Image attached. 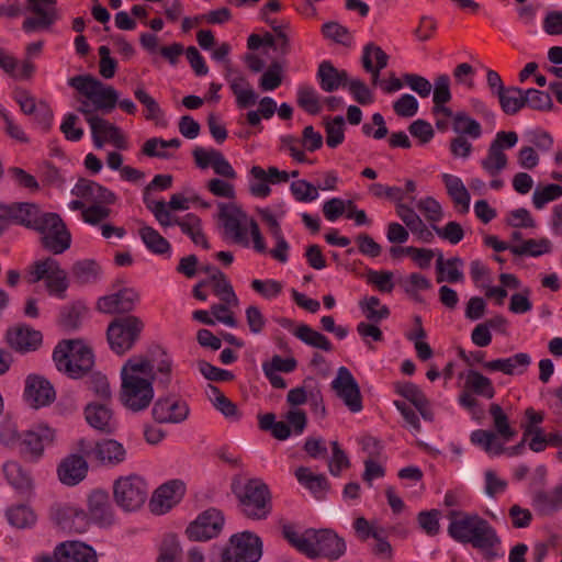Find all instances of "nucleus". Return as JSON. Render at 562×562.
Instances as JSON below:
<instances>
[{
	"label": "nucleus",
	"instance_id": "obj_11",
	"mask_svg": "<svg viewBox=\"0 0 562 562\" xmlns=\"http://www.w3.org/2000/svg\"><path fill=\"white\" fill-rule=\"evenodd\" d=\"M518 143V134L514 131H499L491 142L486 156L481 160L482 169L491 177H497L508 165L506 149L514 148Z\"/></svg>",
	"mask_w": 562,
	"mask_h": 562
},
{
	"label": "nucleus",
	"instance_id": "obj_22",
	"mask_svg": "<svg viewBox=\"0 0 562 562\" xmlns=\"http://www.w3.org/2000/svg\"><path fill=\"white\" fill-rule=\"evenodd\" d=\"M88 124L90 125L92 140L97 148H102L104 142L108 140L119 149H127L126 138L116 125L100 116L89 117Z\"/></svg>",
	"mask_w": 562,
	"mask_h": 562
},
{
	"label": "nucleus",
	"instance_id": "obj_8",
	"mask_svg": "<svg viewBox=\"0 0 562 562\" xmlns=\"http://www.w3.org/2000/svg\"><path fill=\"white\" fill-rule=\"evenodd\" d=\"M77 449L88 459L105 468H114L123 463L127 453L124 446L114 439H102L95 442L80 439Z\"/></svg>",
	"mask_w": 562,
	"mask_h": 562
},
{
	"label": "nucleus",
	"instance_id": "obj_15",
	"mask_svg": "<svg viewBox=\"0 0 562 562\" xmlns=\"http://www.w3.org/2000/svg\"><path fill=\"white\" fill-rule=\"evenodd\" d=\"M31 276V282L33 283L45 280L50 293L60 295L68 288L67 273L53 257L35 261Z\"/></svg>",
	"mask_w": 562,
	"mask_h": 562
},
{
	"label": "nucleus",
	"instance_id": "obj_4",
	"mask_svg": "<svg viewBox=\"0 0 562 562\" xmlns=\"http://www.w3.org/2000/svg\"><path fill=\"white\" fill-rule=\"evenodd\" d=\"M53 360L60 372L72 379L88 373L94 364L92 350L81 340H63L54 349Z\"/></svg>",
	"mask_w": 562,
	"mask_h": 562
},
{
	"label": "nucleus",
	"instance_id": "obj_51",
	"mask_svg": "<svg viewBox=\"0 0 562 562\" xmlns=\"http://www.w3.org/2000/svg\"><path fill=\"white\" fill-rule=\"evenodd\" d=\"M552 250V244L548 238L527 239L520 245L510 247L512 254L516 256H530L539 257L543 254H549Z\"/></svg>",
	"mask_w": 562,
	"mask_h": 562
},
{
	"label": "nucleus",
	"instance_id": "obj_37",
	"mask_svg": "<svg viewBox=\"0 0 562 562\" xmlns=\"http://www.w3.org/2000/svg\"><path fill=\"white\" fill-rule=\"evenodd\" d=\"M531 505L539 516L548 517L562 509V499L555 487L551 491L537 490L531 494Z\"/></svg>",
	"mask_w": 562,
	"mask_h": 562
},
{
	"label": "nucleus",
	"instance_id": "obj_34",
	"mask_svg": "<svg viewBox=\"0 0 562 562\" xmlns=\"http://www.w3.org/2000/svg\"><path fill=\"white\" fill-rule=\"evenodd\" d=\"M12 224L25 226L35 229L46 212H43L35 203L20 202L9 205Z\"/></svg>",
	"mask_w": 562,
	"mask_h": 562
},
{
	"label": "nucleus",
	"instance_id": "obj_35",
	"mask_svg": "<svg viewBox=\"0 0 562 562\" xmlns=\"http://www.w3.org/2000/svg\"><path fill=\"white\" fill-rule=\"evenodd\" d=\"M396 214L406 225L408 232L411 231L417 238L430 244L434 240L432 232L426 226L419 215L408 205L404 203L396 204Z\"/></svg>",
	"mask_w": 562,
	"mask_h": 562
},
{
	"label": "nucleus",
	"instance_id": "obj_32",
	"mask_svg": "<svg viewBox=\"0 0 562 562\" xmlns=\"http://www.w3.org/2000/svg\"><path fill=\"white\" fill-rule=\"evenodd\" d=\"M72 193L94 204H112L115 201V194L112 191L88 179H80L74 187Z\"/></svg>",
	"mask_w": 562,
	"mask_h": 562
},
{
	"label": "nucleus",
	"instance_id": "obj_45",
	"mask_svg": "<svg viewBox=\"0 0 562 562\" xmlns=\"http://www.w3.org/2000/svg\"><path fill=\"white\" fill-rule=\"evenodd\" d=\"M101 273L100 265L93 259L78 260L71 267L72 278L79 284L94 283L100 279Z\"/></svg>",
	"mask_w": 562,
	"mask_h": 562
},
{
	"label": "nucleus",
	"instance_id": "obj_58",
	"mask_svg": "<svg viewBox=\"0 0 562 562\" xmlns=\"http://www.w3.org/2000/svg\"><path fill=\"white\" fill-rule=\"evenodd\" d=\"M251 180L249 183V192L256 198L265 199L270 195V181L267 172L260 166H252L250 169Z\"/></svg>",
	"mask_w": 562,
	"mask_h": 562
},
{
	"label": "nucleus",
	"instance_id": "obj_47",
	"mask_svg": "<svg viewBox=\"0 0 562 562\" xmlns=\"http://www.w3.org/2000/svg\"><path fill=\"white\" fill-rule=\"evenodd\" d=\"M497 98L501 109L507 115H515L526 106L525 89L518 87H506Z\"/></svg>",
	"mask_w": 562,
	"mask_h": 562
},
{
	"label": "nucleus",
	"instance_id": "obj_46",
	"mask_svg": "<svg viewBox=\"0 0 562 562\" xmlns=\"http://www.w3.org/2000/svg\"><path fill=\"white\" fill-rule=\"evenodd\" d=\"M175 223L195 245H201L204 249L210 248V244L202 232L201 220L199 216L193 213H189L181 220L176 218Z\"/></svg>",
	"mask_w": 562,
	"mask_h": 562
},
{
	"label": "nucleus",
	"instance_id": "obj_17",
	"mask_svg": "<svg viewBox=\"0 0 562 562\" xmlns=\"http://www.w3.org/2000/svg\"><path fill=\"white\" fill-rule=\"evenodd\" d=\"M223 526V514L216 508H209L188 526L186 533L190 540L206 541L217 537Z\"/></svg>",
	"mask_w": 562,
	"mask_h": 562
},
{
	"label": "nucleus",
	"instance_id": "obj_36",
	"mask_svg": "<svg viewBox=\"0 0 562 562\" xmlns=\"http://www.w3.org/2000/svg\"><path fill=\"white\" fill-rule=\"evenodd\" d=\"M85 416L87 423L101 432L111 434L115 428L112 411L104 404L87 405Z\"/></svg>",
	"mask_w": 562,
	"mask_h": 562
},
{
	"label": "nucleus",
	"instance_id": "obj_44",
	"mask_svg": "<svg viewBox=\"0 0 562 562\" xmlns=\"http://www.w3.org/2000/svg\"><path fill=\"white\" fill-rule=\"evenodd\" d=\"M452 130L458 135L477 139L482 136L483 131L481 124L471 117L465 111L452 112Z\"/></svg>",
	"mask_w": 562,
	"mask_h": 562
},
{
	"label": "nucleus",
	"instance_id": "obj_33",
	"mask_svg": "<svg viewBox=\"0 0 562 562\" xmlns=\"http://www.w3.org/2000/svg\"><path fill=\"white\" fill-rule=\"evenodd\" d=\"M345 551V541L337 533L328 529L316 530V557L337 560Z\"/></svg>",
	"mask_w": 562,
	"mask_h": 562
},
{
	"label": "nucleus",
	"instance_id": "obj_13",
	"mask_svg": "<svg viewBox=\"0 0 562 562\" xmlns=\"http://www.w3.org/2000/svg\"><path fill=\"white\" fill-rule=\"evenodd\" d=\"M218 218L222 222L225 237L235 244L248 246L247 227L249 217L235 203H218Z\"/></svg>",
	"mask_w": 562,
	"mask_h": 562
},
{
	"label": "nucleus",
	"instance_id": "obj_20",
	"mask_svg": "<svg viewBox=\"0 0 562 562\" xmlns=\"http://www.w3.org/2000/svg\"><path fill=\"white\" fill-rule=\"evenodd\" d=\"M57 0H27V9L35 15L24 20L22 29L30 33L48 29L57 20Z\"/></svg>",
	"mask_w": 562,
	"mask_h": 562
},
{
	"label": "nucleus",
	"instance_id": "obj_2",
	"mask_svg": "<svg viewBox=\"0 0 562 562\" xmlns=\"http://www.w3.org/2000/svg\"><path fill=\"white\" fill-rule=\"evenodd\" d=\"M144 364L139 362L126 361L121 369V390L120 401L122 405L133 412L138 413L147 409L154 400L153 379L143 375Z\"/></svg>",
	"mask_w": 562,
	"mask_h": 562
},
{
	"label": "nucleus",
	"instance_id": "obj_6",
	"mask_svg": "<svg viewBox=\"0 0 562 562\" xmlns=\"http://www.w3.org/2000/svg\"><path fill=\"white\" fill-rule=\"evenodd\" d=\"M113 496L117 506L123 510H137L147 499L148 485L143 477L136 474L121 476L113 484Z\"/></svg>",
	"mask_w": 562,
	"mask_h": 562
},
{
	"label": "nucleus",
	"instance_id": "obj_9",
	"mask_svg": "<svg viewBox=\"0 0 562 562\" xmlns=\"http://www.w3.org/2000/svg\"><path fill=\"white\" fill-rule=\"evenodd\" d=\"M143 328L144 323L134 315L115 318L106 330L111 349L117 355L125 353L137 341Z\"/></svg>",
	"mask_w": 562,
	"mask_h": 562
},
{
	"label": "nucleus",
	"instance_id": "obj_63",
	"mask_svg": "<svg viewBox=\"0 0 562 562\" xmlns=\"http://www.w3.org/2000/svg\"><path fill=\"white\" fill-rule=\"evenodd\" d=\"M562 196V187L551 183L542 189H536L532 194V203L537 210H541L551 201H555Z\"/></svg>",
	"mask_w": 562,
	"mask_h": 562
},
{
	"label": "nucleus",
	"instance_id": "obj_43",
	"mask_svg": "<svg viewBox=\"0 0 562 562\" xmlns=\"http://www.w3.org/2000/svg\"><path fill=\"white\" fill-rule=\"evenodd\" d=\"M450 77L446 74L438 76L434 83V112L442 113L445 116H451L452 110L445 106L451 100Z\"/></svg>",
	"mask_w": 562,
	"mask_h": 562
},
{
	"label": "nucleus",
	"instance_id": "obj_53",
	"mask_svg": "<svg viewBox=\"0 0 562 562\" xmlns=\"http://www.w3.org/2000/svg\"><path fill=\"white\" fill-rule=\"evenodd\" d=\"M214 276H211V281H209V284L213 286L214 294L225 304L237 305L238 299L226 276L222 271L214 270Z\"/></svg>",
	"mask_w": 562,
	"mask_h": 562
},
{
	"label": "nucleus",
	"instance_id": "obj_18",
	"mask_svg": "<svg viewBox=\"0 0 562 562\" xmlns=\"http://www.w3.org/2000/svg\"><path fill=\"white\" fill-rule=\"evenodd\" d=\"M190 413L186 401L176 396L159 397L151 408V416L158 424H180Z\"/></svg>",
	"mask_w": 562,
	"mask_h": 562
},
{
	"label": "nucleus",
	"instance_id": "obj_16",
	"mask_svg": "<svg viewBox=\"0 0 562 562\" xmlns=\"http://www.w3.org/2000/svg\"><path fill=\"white\" fill-rule=\"evenodd\" d=\"M330 387L351 413H359L363 408L359 384L348 368H338Z\"/></svg>",
	"mask_w": 562,
	"mask_h": 562
},
{
	"label": "nucleus",
	"instance_id": "obj_19",
	"mask_svg": "<svg viewBox=\"0 0 562 562\" xmlns=\"http://www.w3.org/2000/svg\"><path fill=\"white\" fill-rule=\"evenodd\" d=\"M24 400L33 408L48 406L56 398V393L48 380L42 375L30 374L25 379Z\"/></svg>",
	"mask_w": 562,
	"mask_h": 562
},
{
	"label": "nucleus",
	"instance_id": "obj_62",
	"mask_svg": "<svg viewBox=\"0 0 562 562\" xmlns=\"http://www.w3.org/2000/svg\"><path fill=\"white\" fill-rule=\"evenodd\" d=\"M526 106L536 111H551L553 109V101L548 92L537 90L533 88L525 89Z\"/></svg>",
	"mask_w": 562,
	"mask_h": 562
},
{
	"label": "nucleus",
	"instance_id": "obj_10",
	"mask_svg": "<svg viewBox=\"0 0 562 562\" xmlns=\"http://www.w3.org/2000/svg\"><path fill=\"white\" fill-rule=\"evenodd\" d=\"M261 554L260 538L250 531H243L229 538L221 552V562H258Z\"/></svg>",
	"mask_w": 562,
	"mask_h": 562
},
{
	"label": "nucleus",
	"instance_id": "obj_27",
	"mask_svg": "<svg viewBox=\"0 0 562 562\" xmlns=\"http://www.w3.org/2000/svg\"><path fill=\"white\" fill-rule=\"evenodd\" d=\"M56 562H98L95 551L80 541H67L55 548Z\"/></svg>",
	"mask_w": 562,
	"mask_h": 562
},
{
	"label": "nucleus",
	"instance_id": "obj_7",
	"mask_svg": "<svg viewBox=\"0 0 562 562\" xmlns=\"http://www.w3.org/2000/svg\"><path fill=\"white\" fill-rule=\"evenodd\" d=\"M41 234L42 246L54 255H60L71 245V235L57 213H45L34 229Z\"/></svg>",
	"mask_w": 562,
	"mask_h": 562
},
{
	"label": "nucleus",
	"instance_id": "obj_41",
	"mask_svg": "<svg viewBox=\"0 0 562 562\" xmlns=\"http://www.w3.org/2000/svg\"><path fill=\"white\" fill-rule=\"evenodd\" d=\"M2 472L7 482L18 492L25 493L32 488L31 473L23 469L16 461H7L2 465Z\"/></svg>",
	"mask_w": 562,
	"mask_h": 562
},
{
	"label": "nucleus",
	"instance_id": "obj_29",
	"mask_svg": "<svg viewBox=\"0 0 562 562\" xmlns=\"http://www.w3.org/2000/svg\"><path fill=\"white\" fill-rule=\"evenodd\" d=\"M88 508L90 518L101 525L109 526L114 521L112 505L109 494L102 490L93 491L88 498Z\"/></svg>",
	"mask_w": 562,
	"mask_h": 562
},
{
	"label": "nucleus",
	"instance_id": "obj_40",
	"mask_svg": "<svg viewBox=\"0 0 562 562\" xmlns=\"http://www.w3.org/2000/svg\"><path fill=\"white\" fill-rule=\"evenodd\" d=\"M463 263L460 257H452L445 260L442 252L438 251L436 262L437 282L448 281L450 283H457L463 281L464 276L461 271Z\"/></svg>",
	"mask_w": 562,
	"mask_h": 562
},
{
	"label": "nucleus",
	"instance_id": "obj_1",
	"mask_svg": "<svg viewBox=\"0 0 562 562\" xmlns=\"http://www.w3.org/2000/svg\"><path fill=\"white\" fill-rule=\"evenodd\" d=\"M447 518L449 519L448 533L453 540L470 543L473 548L482 550L488 560L497 555L494 549L501 540L486 519L477 514L457 509L449 510Z\"/></svg>",
	"mask_w": 562,
	"mask_h": 562
},
{
	"label": "nucleus",
	"instance_id": "obj_49",
	"mask_svg": "<svg viewBox=\"0 0 562 562\" xmlns=\"http://www.w3.org/2000/svg\"><path fill=\"white\" fill-rule=\"evenodd\" d=\"M293 335L302 342L313 348H317L324 351L333 350V344L330 340L325 335L313 329L306 324L296 326V328L293 330Z\"/></svg>",
	"mask_w": 562,
	"mask_h": 562
},
{
	"label": "nucleus",
	"instance_id": "obj_42",
	"mask_svg": "<svg viewBox=\"0 0 562 562\" xmlns=\"http://www.w3.org/2000/svg\"><path fill=\"white\" fill-rule=\"evenodd\" d=\"M295 476L317 499L325 497L329 482L324 474H314L308 468L300 467L295 471Z\"/></svg>",
	"mask_w": 562,
	"mask_h": 562
},
{
	"label": "nucleus",
	"instance_id": "obj_60",
	"mask_svg": "<svg viewBox=\"0 0 562 562\" xmlns=\"http://www.w3.org/2000/svg\"><path fill=\"white\" fill-rule=\"evenodd\" d=\"M7 518L10 525L16 528H29L34 525L36 516L26 505H16L7 510Z\"/></svg>",
	"mask_w": 562,
	"mask_h": 562
},
{
	"label": "nucleus",
	"instance_id": "obj_39",
	"mask_svg": "<svg viewBox=\"0 0 562 562\" xmlns=\"http://www.w3.org/2000/svg\"><path fill=\"white\" fill-rule=\"evenodd\" d=\"M441 180L446 187L448 195L456 205L460 206V213H468L471 196L462 180L450 173H442Z\"/></svg>",
	"mask_w": 562,
	"mask_h": 562
},
{
	"label": "nucleus",
	"instance_id": "obj_24",
	"mask_svg": "<svg viewBox=\"0 0 562 562\" xmlns=\"http://www.w3.org/2000/svg\"><path fill=\"white\" fill-rule=\"evenodd\" d=\"M86 459L88 458L79 451L63 459L57 469L60 482L69 486L80 483L88 473Z\"/></svg>",
	"mask_w": 562,
	"mask_h": 562
},
{
	"label": "nucleus",
	"instance_id": "obj_26",
	"mask_svg": "<svg viewBox=\"0 0 562 562\" xmlns=\"http://www.w3.org/2000/svg\"><path fill=\"white\" fill-rule=\"evenodd\" d=\"M389 55L376 44L368 43L363 46L361 64L363 69L371 75L373 87L380 83V72L387 66Z\"/></svg>",
	"mask_w": 562,
	"mask_h": 562
},
{
	"label": "nucleus",
	"instance_id": "obj_55",
	"mask_svg": "<svg viewBox=\"0 0 562 562\" xmlns=\"http://www.w3.org/2000/svg\"><path fill=\"white\" fill-rule=\"evenodd\" d=\"M139 236L146 247L154 254L165 255L170 251L169 241L150 226H143Z\"/></svg>",
	"mask_w": 562,
	"mask_h": 562
},
{
	"label": "nucleus",
	"instance_id": "obj_56",
	"mask_svg": "<svg viewBox=\"0 0 562 562\" xmlns=\"http://www.w3.org/2000/svg\"><path fill=\"white\" fill-rule=\"evenodd\" d=\"M182 550L178 537L173 533L165 535L159 547L157 562H181Z\"/></svg>",
	"mask_w": 562,
	"mask_h": 562
},
{
	"label": "nucleus",
	"instance_id": "obj_54",
	"mask_svg": "<svg viewBox=\"0 0 562 562\" xmlns=\"http://www.w3.org/2000/svg\"><path fill=\"white\" fill-rule=\"evenodd\" d=\"M296 102L300 108L312 115L318 114L322 110L319 95L315 88L310 85L299 86L296 91Z\"/></svg>",
	"mask_w": 562,
	"mask_h": 562
},
{
	"label": "nucleus",
	"instance_id": "obj_38",
	"mask_svg": "<svg viewBox=\"0 0 562 562\" xmlns=\"http://www.w3.org/2000/svg\"><path fill=\"white\" fill-rule=\"evenodd\" d=\"M283 536L297 551L308 558H316V530L307 529L299 533L292 527L285 526Z\"/></svg>",
	"mask_w": 562,
	"mask_h": 562
},
{
	"label": "nucleus",
	"instance_id": "obj_50",
	"mask_svg": "<svg viewBox=\"0 0 562 562\" xmlns=\"http://www.w3.org/2000/svg\"><path fill=\"white\" fill-rule=\"evenodd\" d=\"M470 440L491 456H501L505 451L503 442L497 439L496 434L492 430L476 429L472 431Z\"/></svg>",
	"mask_w": 562,
	"mask_h": 562
},
{
	"label": "nucleus",
	"instance_id": "obj_57",
	"mask_svg": "<svg viewBox=\"0 0 562 562\" xmlns=\"http://www.w3.org/2000/svg\"><path fill=\"white\" fill-rule=\"evenodd\" d=\"M366 318L372 323H380L390 316V310L386 305H381L376 296L366 297L359 302Z\"/></svg>",
	"mask_w": 562,
	"mask_h": 562
},
{
	"label": "nucleus",
	"instance_id": "obj_31",
	"mask_svg": "<svg viewBox=\"0 0 562 562\" xmlns=\"http://www.w3.org/2000/svg\"><path fill=\"white\" fill-rule=\"evenodd\" d=\"M348 78L346 70L337 69L329 60H323L318 65L316 79L321 89L325 92H333L340 87H347Z\"/></svg>",
	"mask_w": 562,
	"mask_h": 562
},
{
	"label": "nucleus",
	"instance_id": "obj_64",
	"mask_svg": "<svg viewBox=\"0 0 562 562\" xmlns=\"http://www.w3.org/2000/svg\"><path fill=\"white\" fill-rule=\"evenodd\" d=\"M232 181L224 178H212L205 183V188L214 196L233 200L236 196V191Z\"/></svg>",
	"mask_w": 562,
	"mask_h": 562
},
{
	"label": "nucleus",
	"instance_id": "obj_25",
	"mask_svg": "<svg viewBox=\"0 0 562 562\" xmlns=\"http://www.w3.org/2000/svg\"><path fill=\"white\" fill-rule=\"evenodd\" d=\"M138 293L133 289H123L117 293L103 296L98 301V310L102 313H127L134 310Z\"/></svg>",
	"mask_w": 562,
	"mask_h": 562
},
{
	"label": "nucleus",
	"instance_id": "obj_28",
	"mask_svg": "<svg viewBox=\"0 0 562 562\" xmlns=\"http://www.w3.org/2000/svg\"><path fill=\"white\" fill-rule=\"evenodd\" d=\"M531 364V357L526 352H518L508 358H499L483 363L490 372H502L507 375L522 374Z\"/></svg>",
	"mask_w": 562,
	"mask_h": 562
},
{
	"label": "nucleus",
	"instance_id": "obj_5",
	"mask_svg": "<svg viewBox=\"0 0 562 562\" xmlns=\"http://www.w3.org/2000/svg\"><path fill=\"white\" fill-rule=\"evenodd\" d=\"M68 85L88 99L95 111L111 112L117 104L119 92L91 75H78L68 80Z\"/></svg>",
	"mask_w": 562,
	"mask_h": 562
},
{
	"label": "nucleus",
	"instance_id": "obj_48",
	"mask_svg": "<svg viewBox=\"0 0 562 562\" xmlns=\"http://www.w3.org/2000/svg\"><path fill=\"white\" fill-rule=\"evenodd\" d=\"M464 389L475 395L493 398L495 395L494 385L487 376L475 370H469L465 375Z\"/></svg>",
	"mask_w": 562,
	"mask_h": 562
},
{
	"label": "nucleus",
	"instance_id": "obj_59",
	"mask_svg": "<svg viewBox=\"0 0 562 562\" xmlns=\"http://www.w3.org/2000/svg\"><path fill=\"white\" fill-rule=\"evenodd\" d=\"M325 120V132H326V144L330 148L338 147L345 139V120L338 115L334 119L326 117Z\"/></svg>",
	"mask_w": 562,
	"mask_h": 562
},
{
	"label": "nucleus",
	"instance_id": "obj_23",
	"mask_svg": "<svg viewBox=\"0 0 562 562\" xmlns=\"http://www.w3.org/2000/svg\"><path fill=\"white\" fill-rule=\"evenodd\" d=\"M183 493L184 484L179 480H172L160 485L149 502L151 513L156 515L166 514L180 501Z\"/></svg>",
	"mask_w": 562,
	"mask_h": 562
},
{
	"label": "nucleus",
	"instance_id": "obj_30",
	"mask_svg": "<svg viewBox=\"0 0 562 562\" xmlns=\"http://www.w3.org/2000/svg\"><path fill=\"white\" fill-rule=\"evenodd\" d=\"M57 525L65 531L82 533L89 526V519L83 509L74 506H63L56 510Z\"/></svg>",
	"mask_w": 562,
	"mask_h": 562
},
{
	"label": "nucleus",
	"instance_id": "obj_3",
	"mask_svg": "<svg viewBox=\"0 0 562 562\" xmlns=\"http://www.w3.org/2000/svg\"><path fill=\"white\" fill-rule=\"evenodd\" d=\"M232 491L239 502L241 513L250 519H266L271 513V495L268 485L260 479L243 482L234 479Z\"/></svg>",
	"mask_w": 562,
	"mask_h": 562
},
{
	"label": "nucleus",
	"instance_id": "obj_61",
	"mask_svg": "<svg viewBox=\"0 0 562 562\" xmlns=\"http://www.w3.org/2000/svg\"><path fill=\"white\" fill-rule=\"evenodd\" d=\"M490 414L493 418L494 427L497 434L504 439V441H509L516 435V431L509 426L508 417L503 412V408L493 403L490 406Z\"/></svg>",
	"mask_w": 562,
	"mask_h": 562
},
{
	"label": "nucleus",
	"instance_id": "obj_21",
	"mask_svg": "<svg viewBox=\"0 0 562 562\" xmlns=\"http://www.w3.org/2000/svg\"><path fill=\"white\" fill-rule=\"evenodd\" d=\"M5 340L16 352L27 353L36 351L42 346L43 335L26 324H19L8 328Z\"/></svg>",
	"mask_w": 562,
	"mask_h": 562
},
{
	"label": "nucleus",
	"instance_id": "obj_14",
	"mask_svg": "<svg viewBox=\"0 0 562 562\" xmlns=\"http://www.w3.org/2000/svg\"><path fill=\"white\" fill-rule=\"evenodd\" d=\"M18 445L20 456L29 462H37L46 446L55 440V430L47 425H37L22 432Z\"/></svg>",
	"mask_w": 562,
	"mask_h": 562
},
{
	"label": "nucleus",
	"instance_id": "obj_12",
	"mask_svg": "<svg viewBox=\"0 0 562 562\" xmlns=\"http://www.w3.org/2000/svg\"><path fill=\"white\" fill-rule=\"evenodd\" d=\"M127 361L143 363L142 374L147 379L157 381L162 387H168L171 382L173 361L171 356L160 346H156L149 352V358L133 357Z\"/></svg>",
	"mask_w": 562,
	"mask_h": 562
},
{
	"label": "nucleus",
	"instance_id": "obj_52",
	"mask_svg": "<svg viewBox=\"0 0 562 562\" xmlns=\"http://www.w3.org/2000/svg\"><path fill=\"white\" fill-rule=\"evenodd\" d=\"M181 146V140L179 138H171L169 140H165L160 137H151L147 139L142 147V153L147 157H155L161 159H168L171 155L167 150H157V147L161 149L167 148H179Z\"/></svg>",
	"mask_w": 562,
	"mask_h": 562
}]
</instances>
